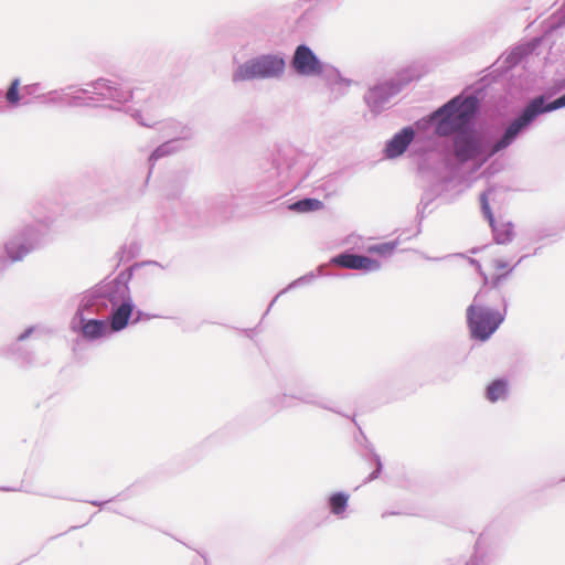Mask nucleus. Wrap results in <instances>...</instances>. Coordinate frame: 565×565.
Instances as JSON below:
<instances>
[{
	"instance_id": "nucleus-30",
	"label": "nucleus",
	"mask_w": 565,
	"mask_h": 565,
	"mask_svg": "<svg viewBox=\"0 0 565 565\" xmlns=\"http://www.w3.org/2000/svg\"><path fill=\"white\" fill-rule=\"evenodd\" d=\"M372 458L375 463V470L370 473V476L366 478V481H372V480H375L376 478H379V476L382 472V468H383L381 457L376 452H372Z\"/></svg>"
},
{
	"instance_id": "nucleus-5",
	"label": "nucleus",
	"mask_w": 565,
	"mask_h": 565,
	"mask_svg": "<svg viewBox=\"0 0 565 565\" xmlns=\"http://www.w3.org/2000/svg\"><path fill=\"white\" fill-rule=\"evenodd\" d=\"M488 295V290L477 292L466 312L471 337L479 341H487L504 321L507 313L505 297L501 296L503 312H500L487 306Z\"/></svg>"
},
{
	"instance_id": "nucleus-35",
	"label": "nucleus",
	"mask_w": 565,
	"mask_h": 565,
	"mask_svg": "<svg viewBox=\"0 0 565 565\" xmlns=\"http://www.w3.org/2000/svg\"><path fill=\"white\" fill-rule=\"evenodd\" d=\"M107 503H108V501H90V504L96 505V507H104Z\"/></svg>"
},
{
	"instance_id": "nucleus-1",
	"label": "nucleus",
	"mask_w": 565,
	"mask_h": 565,
	"mask_svg": "<svg viewBox=\"0 0 565 565\" xmlns=\"http://www.w3.org/2000/svg\"><path fill=\"white\" fill-rule=\"evenodd\" d=\"M78 94L75 104H103L111 109H125L140 126L152 128L156 124L157 96L150 87H130L119 79L100 77L87 83Z\"/></svg>"
},
{
	"instance_id": "nucleus-26",
	"label": "nucleus",
	"mask_w": 565,
	"mask_h": 565,
	"mask_svg": "<svg viewBox=\"0 0 565 565\" xmlns=\"http://www.w3.org/2000/svg\"><path fill=\"white\" fill-rule=\"evenodd\" d=\"M317 275L313 273V271H310L297 279H295L294 281H291L285 289H282L278 295H276V297L271 300V302L269 303V307L266 311V313L271 309V307L274 306V303L276 302V300L285 292H287L288 290H291L294 288H297V287H300V286H303V285H307V284H310L315 279H316Z\"/></svg>"
},
{
	"instance_id": "nucleus-28",
	"label": "nucleus",
	"mask_w": 565,
	"mask_h": 565,
	"mask_svg": "<svg viewBox=\"0 0 565 565\" xmlns=\"http://www.w3.org/2000/svg\"><path fill=\"white\" fill-rule=\"evenodd\" d=\"M395 247H396L395 243H381V244L370 246L367 248V252L377 254L382 257H388L393 254Z\"/></svg>"
},
{
	"instance_id": "nucleus-14",
	"label": "nucleus",
	"mask_w": 565,
	"mask_h": 565,
	"mask_svg": "<svg viewBox=\"0 0 565 565\" xmlns=\"http://www.w3.org/2000/svg\"><path fill=\"white\" fill-rule=\"evenodd\" d=\"M291 66L301 76H316L324 72V64L306 44L296 47L291 58Z\"/></svg>"
},
{
	"instance_id": "nucleus-3",
	"label": "nucleus",
	"mask_w": 565,
	"mask_h": 565,
	"mask_svg": "<svg viewBox=\"0 0 565 565\" xmlns=\"http://www.w3.org/2000/svg\"><path fill=\"white\" fill-rule=\"evenodd\" d=\"M522 117V113L511 120L503 129L502 135L492 143L486 146L482 139L472 128L460 131L454 136L452 147L456 159L460 162H468L481 158L487 161L495 154L511 147L518 138L523 135L532 125L520 127L515 130V124Z\"/></svg>"
},
{
	"instance_id": "nucleus-15",
	"label": "nucleus",
	"mask_w": 565,
	"mask_h": 565,
	"mask_svg": "<svg viewBox=\"0 0 565 565\" xmlns=\"http://www.w3.org/2000/svg\"><path fill=\"white\" fill-rule=\"evenodd\" d=\"M331 263L348 269L362 270L363 273H374L382 268V263L369 256L342 253L331 259Z\"/></svg>"
},
{
	"instance_id": "nucleus-6",
	"label": "nucleus",
	"mask_w": 565,
	"mask_h": 565,
	"mask_svg": "<svg viewBox=\"0 0 565 565\" xmlns=\"http://www.w3.org/2000/svg\"><path fill=\"white\" fill-rule=\"evenodd\" d=\"M286 71V58L282 53H267L252 57L239 64L232 74L234 83L255 79H279Z\"/></svg>"
},
{
	"instance_id": "nucleus-24",
	"label": "nucleus",
	"mask_w": 565,
	"mask_h": 565,
	"mask_svg": "<svg viewBox=\"0 0 565 565\" xmlns=\"http://www.w3.org/2000/svg\"><path fill=\"white\" fill-rule=\"evenodd\" d=\"M41 95H44L43 86L41 83L24 85L21 88V98L23 105L30 104L32 102V98L39 99L42 103Z\"/></svg>"
},
{
	"instance_id": "nucleus-7",
	"label": "nucleus",
	"mask_w": 565,
	"mask_h": 565,
	"mask_svg": "<svg viewBox=\"0 0 565 565\" xmlns=\"http://www.w3.org/2000/svg\"><path fill=\"white\" fill-rule=\"evenodd\" d=\"M563 39H565V2L545 22L542 38L533 39L527 43L518 45L512 49V51L509 52L505 56V64L509 67L515 66L521 63L523 58L531 55L539 45L545 44L552 47Z\"/></svg>"
},
{
	"instance_id": "nucleus-4",
	"label": "nucleus",
	"mask_w": 565,
	"mask_h": 565,
	"mask_svg": "<svg viewBox=\"0 0 565 565\" xmlns=\"http://www.w3.org/2000/svg\"><path fill=\"white\" fill-rule=\"evenodd\" d=\"M478 109L479 99L476 96L454 97L430 115L436 135L449 137L472 128Z\"/></svg>"
},
{
	"instance_id": "nucleus-19",
	"label": "nucleus",
	"mask_w": 565,
	"mask_h": 565,
	"mask_svg": "<svg viewBox=\"0 0 565 565\" xmlns=\"http://www.w3.org/2000/svg\"><path fill=\"white\" fill-rule=\"evenodd\" d=\"M414 137V129L412 127H404L387 141L384 150L385 157L394 159L402 156L413 141Z\"/></svg>"
},
{
	"instance_id": "nucleus-20",
	"label": "nucleus",
	"mask_w": 565,
	"mask_h": 565,
	"mask_svg": "<svg viewBox=\"0 0 565 565\" xmlns=\"http://www.w3.org/2000/svg\"><path fill=\"white\" fill-rule=\"evenodd\" d=\"M349 499H350V495L344 491H339V492L332 493L328 498V507H329L330 513L341 520L347 518V509L349 507Z\"/></svg>"
},
{
	"instance_id": "nucleus-2",
	"label": "nucleus",
	"mask_w": 565,
	"mask_h": 565,
	"mask_svg": "<svg viewBox=\"0 0 565 565\" xmlns=\"http://www.w3.org/2000/svg\"><path fill=\"white\" fill-rule=\"evenodd\" d=\"M81 299H89L88 305L96 309L98 315L104 316L109 312L115 331H121L127 327L132 313L134 302L126 281L116 278L104 282L94 290L85 292Z\"/></svg>"
},
{
	"instance_id": "nucleus-34",
	"label": "nucleus",
	"mask_w": 565,
	"mask_h": 565,
	"mask_svg": "<svg viewBox=\"0 0 565 565\" xmlns=\"http://www.w3.org/2000/svg\"><path fill=\"white\" fill-rule=\"evenodd\" d=\"M469 262L472 264V266H475L477 268V270L479 273H481V265L478 260L473 259V258H470Z\"/></svg>"
},
{
	"instance_id": "nucleus-18",
	"label": "nucleus",
	"mask_w": 565,
	"mask_h": 565,
	"mask_svg": "<svg viewBox=\"0 0 565 565\" xmlns=\"http://www.w3.org/2000/svg\"><path fill=\"white\" fill-rule=\"evenodd\" d=\"M78 92H83V87L67 86L61 89H53L44 93L42 103L47 105H66L72 107H82L84 104H75V96H79Z\"/></svg>"
},
{
	"instance_id": "nucleus-12",
	"label": "nucleus",
	"mask_w": 565,
	"mask_h": 565,
	"mask_svg": "<svg viewBox=\"0 0 565 565\" xmlns=\"http://www.w3.org/2000/svg\"><path fill=\"white\" fill-rule=\"evenodd\" d=\"M402 90V84L390 79L379 83L371 87L364 96L365 103L374 114H380L385 109L390 99Z\"/></svg>"
},
{
	"instance_id": "nucleus-13",
	"label": "nucleus",
	"mask_w": 565,
	"mask_h": 565,
	"mask_svg": "<svg viewBox=\"0 0 565 565\" xmlns=\"http://www.w3.org/2000/svg\"><path fill=\"white\" fill-rule=\"evenodd\" d=\"M494 192V188H489L487 191L481 193V211L492 228L494 241L498 244H507L513 238V224L511 222H499L494 218L489 204V200L493 196Z\"/></svg>"
},
{
	"instance_id": "nucleus-29",
	"label": "nucleus",
	"mask_w": 565,
	"mask_h": 565,
	"mask_svg": "<svg viewBox=\"0 0 565 565\" xmlns=\"http://www.w3.org/2000/svg\"><path fill=\"white\" fill-rule=\"evenodd\" d=\"M523 258H524V257H521L514 266H512V267H510V268L508 269V271H507V273H504V274H500V275H495V276L492 278V280H491V288H490V289H487V290L489 291V294L491 292V290H492V289H497V288H499V287H500V285H501V284H502V282H503V281L509 277V275L514 270L515 266H516L518 264H520V263L522 262V259H523Z\"/></svg>"
},
{
	"instance_id": "nucleus-17",
	"label": "nucleus",
	"mask_w": 565,
	"mask_h": 565,
	"mask_svg": "<svg viewBox=\"0 0 565 565\" xmlns=\"http://www.w3.org/2000/svg\"><path fill=\"white\" fill-rule=\"evenodd\" d=\"M157 114L158 117H160L159 113V99L157 98ZM159 124V131L162 132L163 137L174 140L178 139V142H181L184 145V141L190 140L193 137V130L189 125H185L179 120L175 119H167L164 121L159 122L158 119H156V124L152 126Z\"/></svg>"
},
{
	"instance_id": "nucleus-22",
	"label": "nucleus",
	"mask_w": 565,
	"mask_h": 565,
	"mask_svg": "<svg viewBox=\"0 0 565 565\" xmlns=\"http://www.w3.org/2000/svg\"><path fill=\"white\" fill-rule=\"evenodd\" d=\"M183 148H184V145L181 142H178V139H174V140L168 139L167 141H164L163 143L158 146L152 151V153L149 157V162L151 166H153L156 163V161H158L159 159L170 156V154H173V153H177V152L181 151Z\"/></svg>"
},
{
	"instance_id": "nucleus-33",
	"label": "nucleus",
	"mask_w": 565,
	"mask_h": 565,
	"mask_svg": "<svg viewBox=\"0 0 565 565\" xmlns=\"http://www.w3.org/2000/svg\"><path fill=\"white\" fill-rule=\"evenodd\" d=\"M194 565H210L205 554H201V558Z\"/></svg>"
},
{
	"instance_id": "nucleus-21",
	"label": "nucleus",
	"mask_w": 565,
	"mask_h": 565,
	"mask_svg": "<svg viewBox=\"0 0 565 565\" xmlns=\"http://www.w3.org/2000/svg\"><path fill=\"white\" fill-rule=\"evenodd\" d=\"M328 83L333 98L338 99L348 93L352 81L342 77L338 70H332L328 74Z\"/></svg>"
},
{
	"instance_id": "nucleus-32",
	"label": "nucleus",
	"mask_w": 565,
	"mask_h": 565,
	"mask_svg": "<svg viewBox=\"0 0 565 565\" xmlns=\"http://www.w3.org/2000/svg\"><path fill=\"white\" fill-rule=\"evenodd\" d=\"M34 328L33 327H30L28 328L24 332H22L19 337H18V341H23L25 340L26 338H29L31 335V333L33 332Z\"/></svg>"
},
{
	"instance_id": "nucleus-25",
	"label": "nucleus",
	"mask_w": 565,
	"mask_h": 565,
	"mask_svg": "<svg viewBox=\"0 0 565 565\" xmlns=\"http://www.w3.org/2000/svg\"><path fill=\"white\" fill-rule=\"evenodd\" d=\"M323 207V203L318 199L306 198L299 200L290 205V209L296 212L307 213L318 211Z\"/></svg>"
},
{
	"instance_id": "nucleus-16",
	"label": "nucleus",
	"mask_w": 565,
	"mask_h": 565,
	"mask_svg": "<svg viewBox=\"0 0 565 565\" xmlns=\"http://www.w3.org/2000/svg\"><path fill=\"white\" fill-rule=\"evenodd\" d=\"M500 534L492 527L486 529L476 542L475 554L466 565H488V551L498 546Z\"/></svg>"
},
{
	"instance_id": "nucleus-11",
	"label": "nucleus",
	"mask_w": 565,
	"mask_h": 565,
	"mask_svg": "<svg viewBox=\"0 0 565 565\" xmlns=\"http://www.w3.org/2000/svg\"><path fill=\"white\" fill-rule=\"evenodd\" d=\"M565 107V93L553 102H547L544 95L530 100L523 108L522 117L515 124V130L526 125H532L535 119L545 113H551Z\"/></svg>"
},
{
	"instance_id": "nucleus-23",
	"label": "nucleus",
	"mask_w": 565,
	"mask_h": 565,
	"mask_svg": "<svg viewBox=\"0 0 565 565\" xmlns=\"http://www.w3.org/2000/svg\"><path fill=\"white\" fill-rule=\"evenodd\" d=\"M509 395L508 381L503 379L494 380L491 382L486 390V397L491 403L504 401Z\"/></svg>"
},
{
	"instance_id": "nucleus-36",
	"label": "nucleus",
	"mask_w": 565,
	"mask_h": 565,
	"mask_svg": "<svg viewBox=\"0 0 565 565\" xmlns=\"http://www.w3.org/2000/svg\"><path fill=\"white\" fill-rule=\"evenodd\" d=\"M110 510H111V511H114V512H118V513H120V512H121V511H120V510H118L117 508H110Z\"/></svg>"
},
{
	"instance_id": "nucleus-10",
	"label": "nucleus",
	"mask_w": 565,
	"mask_h": 565,
	"mask_svg": "<svg viewBox=\"0 0 565 565\" xmlns=\"http://www.w3.org/2000/svg\"><path fill=\"white\" fill-rule=\"evenodd\" d=\"M269 403L276 412L295 407L299 403L332 411L328 403L320 398L316 392L307 388L302 382H299L298 387L290 393H279L273 396Z\"/></svg>"
},
{
	"instance_id": "nucleus-31",
	"label": "nucleus",
	"mask_w": 565,
	"mask_h": 565,
	"mask_svg": "<svg viewBox=\"0 0 565 565\" xmlns=\"http://www.w3.org/2000/svg\"><path fill=\"white\" fill-rule=\"evenodd\" d=\"M493 266L497 270H504L509 268V263L504 259L498 258L493 260Z\"/></svg>"
},
{
	"instance_id": "nucleus-8",
	"label": "nucleus",
	"mask_w": 565,
	"mask_h": 565,
	"mask_svg": "<svg viewBox=\"0 0 565 565\" xmlns=\"http://www.w3.org/2000/svg\"><path fill=\"white\" fill-rule=\"evenodd\" d=\"M52 221H36L14 231L4 243V252L11 262H20L38 248Z\"/></svg>"
},
{
	"instance_id": "nucleus-27",
	"label": "nucleus",
	"mask_w": 565,
	"mask_h": 565,
	"mask_svg": "<svg viewBox=\"0 0 565 565\" xmlns=\"http://www.w3.org/2000/svg\"><path fill=\"white\" fill-rule=\"evenodd\" d=\"M19 87H20V79L14 78L11 82L10 87L8 88L7 94H6L7 102L9 103V105H11L13 107L18 106L20 104V100H22Z\"/></svg>"
},
{
	"instance_id": "nucleus-9",
	"label": "nucleus",
	"mask_w": 565,
	"mask_h": 565,
	"mask_svg": "<svg viewBox=\"0 0 565 565\" xmlns=\"http://www.w3.org/2000/svg\"><path fill=\"white\" fill-rule=\"evenodd\" d=\"M90 300H82L78 308L71 320V329L73 332L79 334L84 340L95 342L104 338H108L114 332L113 320L95 319L94 315H98L96 309L88 305Z\"/></svg>"
}]
</instances>
